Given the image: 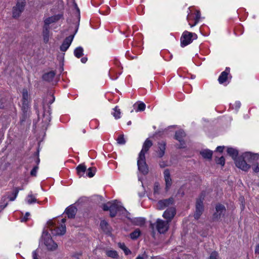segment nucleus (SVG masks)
<instances>
[{
    "label": "nucleus",
    "mask_w": 259,
    "mask_h": 259,
    "mask_svg": "<svg viewBox=\"0 0 259 259\" xmlns=\"http://www.w3.org/2000/svg\"><path fill=\"white\" fill-rule=\"evenodd\" d=\"M111 202L109 201L107 203H104L102 205V208L104 211H110V204Z\"/></svg>",
    "instance_id": "nucleus-44"
},
{
    "label": "nucleus",
    "mask_w": 259,
    "mask_h": 259,
    "mask_svg": "<svg viewBox=\"0 0 259 259\" xmlns=\"http://www.w3.org/2000/svg\"><path fill=\"white\" fill-rule=\"evenodd\" d=\"M141 235V231L140 229H137L134 231L132 232L130 236L133 240L137 239Z\"/></svg>",
    "instance_id": "nucleus-31"
},
{
    "label": "nucleus",
    "mask_w": 259,
    "mask_h": 259,
    "mask_svg": "<svg viewBox=\"0 0 259 259\" xmlns=\"http://www.w3.org/2000/svg\"><path fill=\"white\" fill-rule=\"evenodd\" d=\"M235 107L237 108V109H238L240 107V106H241V103L240 102H235Z\"/></svg>",
    "instance_id": "nucleus-53"
},
{
    "label": "nucleus",
    "mask_w": 259,
    "mask_h": 259,
    "mask_svg": "<svg viewBox=\"0 0 259 259\" xmlns=\"http://www.w3.org/2000/svg\"><path fill=\"white\" fill-rule=\"evenodd\" d=\"M160 185L159 183L155 182L154 185L153 193L154 195H158L160 193Z\"/></svg>",
    "instance_id": "nucleus-37"
},
{
    "label": "nucleus",
    "mask_w": 259,
    "mask_h": 259,
    "mask_svg": "<svg viewBox=\"0 0 259 259\" xmlns=\"http://www.w3.org/2000/svg\"><path fill=\"white\" fill-rule=\"evenodd\" d=\"M47 113H48V115L46 114L45 113H44L43 116L44 118H46V120H49V121L51 120V117H50V112L49 110L48 111Z\"/></svg>",
    "instance_id": "nucleus-47"
},
{
    "label": "nucleus",
    "mask_w": 259,
    "mask_h": 259,
    "mask_svg": "<svg viewBox=\"0 0 259 259\" xmlns=\"http://www.w3.org/2000/svg\"><path fill=\"white\" fill-rule=\"evenodd\" d=\"M87 167L85 165L81 164L78 165L76 167V171L79 177H82L85 173Z\"/></svg>",
    "instance_id": "nucleus-25"
},
{
    "label": "nucleus",
    "mask_w": 259,
    "mask_h": 259,
    "mask_svg": "<svg viewBox=\"0 0 259 259\" xmlns=\"http://www.w3.org/2000/svg\"><path fill=\"white\" fill-rule=\"evenodd\" d=\"M106 254L108 257L113 258H117L119 256L117 252L113 250H107L106 251Z\"/></svg>",
    "instance_id": "nucleus-30"
},
{
    "label": "nucleus",
    "mask_w": 259,
    "mask_h": 259,
    "mask_svg": "<svg viewBox=\"0 0 259 259\" xmlns=\"http://www.w3.org/2000/svg\"><path fill=\"white\" fill-rule=\"evenodd\" d=\"M117 142L119 145H124L126 143V141L124 138L123 135H120L117 139Z\"/></svg>",
    "instance_id": "nucleus-40"
},
{
    "label": "nucleus",
    "mask_w": 259,
    "mask_h": 259,
    "mask_svg": "<svg viewBox=\"0 0 259 259\" xmlns=\"http://www.w3.org/2000/svg\"><path fill=\"white\" fill-rule=\"evenodd\" d=\"M137 165L139 170L143 174L146 175L148 174V168L146 162L145 155H143V154L142 155L141 154H139Z\"/></svg>",
    "instance_id": "nucleus-6"
},
{
    "label": "nucleus",
    "mask_w": 259,
    "mask_h": 259,
    "mask_svg": "<svg viewBox=\"0 0 259 259\" xmlns=\"http://www.w3.org/2000/svg\"><path fill=\"white\" fill-rule=\"evenodd\" d=\"M88 60V58L87 57H83L81 59V62L82 63H85L87 62Z\"/></svg>",
    "instance_id": "nucleus-55"
},
{
    "label": "nucleus",
    "mask_w": 259,
    "mask_h": 259,
    "mask_svg": "<svg viewBox=\"0 0 259 259\" xmlns=\"http://www.w3.org/2000/svg\"><path fill=\"white\" fill-rule=\"evenodd\" d=\"M136 259H144L143 257L140 256V255H139L138 256Z\"/></svg>",
    "instance_id": "nucleus-57"
},
{
    "label": "nucleus",
    "mask_w": 259,
    "mask_h": 259,
    "mask_svg": "<svg viewBox=\"0 0 259 259\" xmlns=\"http://www.w3.org/2000/svg\"><path fill=\"white\" fill-rule=\"evenodd\" d=\"M49 28L47 27H43V36L44 41L47 43L49 41Z\"/></svg>",
    "instance_id": "nucleus-32"
},
{
    "label": "nucleus",
    "mask_w": 259,
    "mask_h": 259,
    "mask_svg": "<svg viewBox=\"0 0 259 259\" xmlns=\"http://www.w3.org/2000/svg\"><path fill=\"white\" fill-rule=\"evenodd\" d=\"M215 161L217 164H220L222 166H224L225 163V160L224 156H221L220 158H216Z\"/></svg>",
    "instance_id": "nucleus-41"
},
{
    "label": "nucleus",
    "mask_w": 259,
    "mask_h": 259,
    "mask_svg": "<svg viewBox=\"0 0 259 259\" xmlns=\"http://www.w3.org/2000/svg\"><path fill=\"white\" fill-rule=\"evenodd\" d=\"M235 165L239 168L244 171H248L250 168V165L249 163H247V161L243 157V154L240 156H239L237 160H235Z\"/></svg>",
    "instance_id": "nucleus-9"
},
{
    "label": "nucleus",
    "mask_w": 259,
    "mask_h": 259,
    "mask_svg": "<svg viewBox=\"0 0 259 259\" xmlns=\"http://www.w3.org/2000/svg\"><path fill=\"white\" fill-rule=\"evenodd\" d=\"M164 180L165 182V189L167 191L172 184V181L170 177V172L168 169L164 170Z\"/></svg>",
    "instance_id": "nucleus-18"
},
{
    "label": "nucleus",
    "mask_w": 259,
    "mask_h": 259,
    "mask_svg": "<svg viewBox=\"0 0 259 259\" xmlns=\"http://www.w3.org/2000/svg\"><path fill=\"white\" fill-rule=\"evenodd\" d=\"M118 246L123 250L125 255H128L131 253V250L126 247L124 243H119Z\"/></svg>",
    "instance_id": "nucleus-33"
},
{
    "label": "nucleus",
    "mask_w": 259,
    "mask_h": 259,
    "mask_svg": "<svg viewBox=\"0 0 259 259\" xmlns=\"http://www.w3.org/2000/svg\"><path fill=\"white\" fill-rule=\"evenodd\" d=\"M176 210L174 207H170L167 208L163 213V217L169 223L171 222L175 217Z\"/></svg>",
    "instance_id": "nucleus-13"
},
{
    "label": "nucleus",
    "mask_w": 259,
    "mask_h": 259,
    "mask_svg": "<svg viewBox=\"0 0 259 259\" xmlns=\"http://www.w3.org/2000/svg\"><path fill=\"white\" fill-rule=\"evenodd\" d=\"M136 106V104H134V106L135 107Z\"/></svg>",
    "instance_id": "nucleus-64"
},
{
    "label": "nucleus",
    "mask_w": 259,
    "mask_h": 259,
    "mask_svg": "<svg viewBox=\"0 0 259 259\" xmlns=\"http://www.w3.org/2000/svg\"><path fill=\"white\" fill-rule=\"evenodd\" d=\"M131 222L134 225L142 226L145 223V219L144 218H135L131 219Z\"/></svg>",
    "instance_id": "nucleus-23"
},
{
    "label": "nucleus",
    "mask_w": 259,
    "mask_h": 259,
    "mask_svg": "<svg viewBox=\"0 0 259 259\" xmlns=\"http://www.w3.org/2000/svg\"><path fill=\"white\" fill-rule=\"evenodd\" d=\"M225 206L221 204H218L215 206V211L213 213L212 219L213 221H219L223 218L226 213Z\"/></svg>",
    "instance_id": "nucleus-7"
},
{
    "label": "nucleus",
    "mask_w": 259,
    "mask_h": 259,
    "mask_svg": "<svg viewBox=\"0 0 259 259\" xmlns=\"http://www.w3.org/2000/svg\"><path fill=\"white\" fill-rule=\"evenodd\" d=\"M56 73L54 71H51L48 73L44 74L42 76V78L44 80L50 82L53 80Z\"/></svg>",
    "instance_id": "nucleus-24"
},
{
    "label": "nucleus",
    "mask_w": 259,
    "mask_h": 259,
    "mask_svg": "<svg viewBox=\"0 0 259 259\" xmlns=\"http://www.w3.org/2000/svg\"><path fill=\"white\" fill-rule=\"evenodd\" d=\"M33 259H37V253L36 250H34L32 252Z\"/></svg>",
    "instance_id": "nucleus-51"
},
{
    "label": "nucleus",
    "mask_w": 259,
    "mask_h": 259,
    "mask_svg": "<svg viewBox=\"0 0 259 259\" xmlns=\"http://www.w3.org/2000/svg\"><path fill=\"white\" fill-rule=\"evenodd\" d=\"M243 157L246 159L247 163H249L251 166V165H253L254 164L257 162V160L259 158V155L256 153L246 152L243 153Z\"/></svg>",
    "instance_id": "nucleus-10"
},
{
    "label": "nucleus",
    "mask_w": 259,
    "mask_h": 259,
    "mask_svg": "<svg viewBox=\"0 0 259 259\" xmlns=\"http://www.w3.org/2000/svg\"><path fill=\"white\" fill-rule=\"evenodd\" d=\"M255 253L257 254H259V244L256 246L255 249Z\"/></svg>",
    "instance_id": "nucleus-54"
},
{
    "label": "nucleus",
    "mask_w": 259,
    "mask_h": 259,
    "mask_svg": "<svg viewBox=\"0 0 259 259\" xmlns=\"http://www.w3.org/2000/svg\"><path fill=\"white\" fill-rule=\"evenodd\" d=\"M26 201L29 204H31L32 203H35L36 202V199L35 197L31 194H29L26 199Z\"/></svg>",
    "instance_id": "nucleus-36"
},
{
    "label": "nucleus",
    "mask_w": 259,
    "mask_h": 259,
    "mask_svg": "<svg viewBox=\"0 0 259 259\" xmlns=\"http://www.w3.org/2000/svg\"><path fill=\"white\" fill-rule=\"evenodd\" d=\"M152 145H153V143H152V141L150 140L148 138L145 141V142L143 145L142 149L141 150V151L139 154H141L142 155L143 154V155H145V153L147 151H148V150L152 147Z\"/></svg>",
    "instance_id": "nucleus-19"
},
{
    "label": "nucleus",
    "mask_w": 259,
    "mask_h": 259,
    "mask_svg": "<svg viewBox=\"0 0 259 259\" xmlns=\"http://www.w3.org/2000/svg\"><path fill=\"white\" fill-rule=\"evenodd\" d=\"M83 48L81 47H78L74 50V55L76 58H80L83 55Z\"/></svg>",
    "instance_id": "nucleus-28"
},
{
    "label": "nucleus",
    "mask_w": 259,
    "mask_h": 259,
    "mask_svg": "<svg viewBox=\"0 0 259 259\" xmlns=\"http://www.w3.org/2000/svg\"><path fill=\"white\" fill-rule=\"evenodd\" d=\"M200 154L204 158L211 159L212 155V151L208 149H206L201 151Z\"/></svg>",
    "instance_id": "nucleus-26"
},
{
    "label": "nucleus",
    "mask_w": 259,
    "mask_h": 259,
    "mask_svg": "<svg viewBox=\"0 0 259 259\" xmlns=\"http://www.w3.org/2000/svg\"><path fill=\"white\" fill-rule=\"evenodd\" d=\"M200 19V13L199 11H197L196 14V16L195 18V22H194V24H193V25L189 24L190 26L193 27V26H195L199 21Z\"/></svg>",
    "instance_id": "nucleus-43"
},
{
    "label": "nucleus",
    "mask_w": 259,
    "mask_h": 259,
    "mask_svg": "<svg viewBox=\"0 0 259 259\" xmlns=\"http://www.w3.org/2000/svg\"><path fill=\"white\" fill-rule=\"evenodd\" d=\"M224 148L225 146H218L217 148V151L220 153H222Z\"/></svg>",
    "instance_id": "nucleus-50"
},
{
    "label": "nucleus",
    "mask_w": 259,
    "mask_h": 259,
    "mask_svg": "<svg viewBox=\"0 0 259 259\" xmlns=\"http://www.w3.org/2000/svg\"><path fill=\"white\" fill-rule=\"evenodd\" d=\"M145 108L146 105L143 102H140L138 104L137 109H136V111H143L145 109Z\"/></svg>",
    "instance_id": "nucleus-39"
},
{
    "label": "nucleus",
    "mask_w": 259,
    "mask_h": 259,
    "mask_svg": "<svg viewBox=\"0 0 259 259\" xmlns=\"http://www.w3.org/2000/svg\"><path fill=\"white\" fill-rule=\"evenodd\" d=\"M66 221V220L65 219H62L61 222L63 224H61L60 227L54 229L51 228L54 226V223L52 221H49L48 225L49 226L50 231L51 232L52 234L54 236L64 235L66 232V226L64 224Z\"/></svg>",
    "instance_id": "nucleus-2"
},
{
    "label": "nucleus",
    "mask_w": 259,
    "mask_h": 259,
    "mask_svg": "<svg viewBox=\"0 0 259 259\" xmlns=\"http://www.w3.org/2000/svg\"><path fill=\"white\" fill-rule=\"evenodd\" d=\"M39 161H40V160H39V158L38 157L36 160V163L37 164L39 163Z\"/></svg>",
    "instance_id": "nucleus-59"
},
{
    "label": "nucleus",
    "mask_w": 259,
    "mask_h": 259,
    "mask_svg": "<svg viewBox=\"0 0 259 259\" xmlns=\"http://www.w3.org/2000/svg\"><path fill=\"white\" fill-rule=\"evenodd\" d=\"M230 69L226 67L225 71H223L218 78V81L220 84H223L227 80Z\"/></svg>",
    "instance_id": "nucleus-17"
},
{
    "label": "nucleus",
    "mask_w": 259,
    "mask_h": 259,
    "mask_svg": "<svg viewBox=\"0 0 259 259\" xmlns=\"http://www.w3.org/2000/svg\"><path fill=\"white\" fill-rule=\"evenodd\" d=\"M174 203V199L172 197L168 199L159 200L157 203V208L158 209H164L165 207Z\"/></svg>",
    "instance_id": "nucleus-15"
},
{
    "label": "nucleus",
    "mask_w": 259,
    "mask_h": 259,
    "mask_svg": "<svg viewBox=\"0 0 259 259\" xmlns=\"http://www.w3.org/2000/svg\"><path fill=\"white\" fill-rule=\"evenodd\" d=\"M34 108L35 109V110H36V112L37 113V109L36 106H34Z\"/></svg>",
    "instance_id": "nucleus-61"
},
{
    "label": "nucleus",
    "mask_w": 259,
    "mask_h": 259,
    "mask_svg": "<svg viewBox=\"0 0 259 259\" xmlns=\"http://www.w3.org/2000/svg\"><path fill=\"white\" fill-rule=\"evenodd\" d=\"M74 6L75 7L77 11V21L75 24V32L73 35H71L68 37H67L63 41V43L62 44L61 46H60V50L62 52H65L67 50V49L70 47V45L71 44V42L73 39V38L74 37L75 34L77 32L79 25V21H80V11L79 8H78L77 4L74 3Z\"/></svg>",
    "instance_id": "nucleus-1"
},
{
    "label": "nucleus",
    "mask_w": 259,
    "mask_h": 259,
    "mask_svg": "<svg viewBox=\"0 0 259 259\" xmlns=\"http://www.w3.org/2000/svg\"><path fill=\"white\" fill-rule=\"evenodd\" d=\"M159 165L161 167L163 168L166 166V164H165L164 161H161V162H160Z\"/></svg>",
    "instance_id": "nucleus-56"
},
{
    "label": "nucleus",
    "mask_w": 259,
    "mask_h": 259,
    "mask_svg": "<svg viewBox=\"0 0 259 259\" xmlns=\"http://www.w3.org/2000/svg\"><path fill=\"white\" fill-rule=\"evenodd\" d=\"M100 227L105 233L110 232V227L108 223L105 220H103L100 223Z\"/></svg>",
    "instance_id": "nucleus-27"
},
{
    "label": "nucleus",
    "mask_w": 259,
    "mask_h": 259,
    "mask_svg": "<svg viewBox=\"0 0 259 259\" xmlns=\"http://www.w3.org/2000/svg\"><path fill=\"white\" fill-rule=\"evenodd\" d=\"M254 165V167L253 168V170L255 172H257L259 171V166L258 162H256V163L253 164Z\"/></svg>",
    "instance_id": "nucleus-49"
},
{
    "label": "nucleus",
    "mask_w": 259,
    "mask_h": 259,
    "mask_svg": "<svg viewBox=\"0 0 259 259\" xmlns=\"http://www.w3.org/2000/svg\"><path fill=\"white\" fill-rule=\"evenodd\" d=\"M154 226H155V224H152V223H151V224H150V227H151L152 229H154Z\"/></svg>",
    "instance_id": "nucleus-58"
},
{
    "label": "nucleus",
    "mask_w": 259,
    "mask_h": 259,
    "mask_svg": "<svg viewBox=\"0 0 259 259\" xmlns=\"http://www.w3.org/2000/svg\"><path fill=\"white\" fill-rule=\"evenodd\" d=\"M44 244L49 250H55L57 247V244L49 237L45 238Z\"/></svg>",
    "instance_id": "nucleus-20"
},
{
    "label": "nucleus",
    "mask_w": 259,
    "mask_h": 259,
    "mask_svg": "<svg viewBox=\"0 0 259 259\" xmlns=\"http://www.w3.org/2000/svg\"><path fill=\"white\" fill-rule=\"evenodd\" d=\"M185 136L186 134L183 130H179L177 131L175 133V138L176 140H178L181 144V146L179 147L180 148H183L184 147L185 142L183 138Z\"/></svg>",
    "instance_id": "nucleus-16"
},
{
    "label": "nucleus",
    "mask_w": 259,
    "mask_h": 259,
    "mask_svg": "<svg viewBox=\"0 0 259 259\" xmlns=\"http://www.w3.org/2000/svg\"><path fill=\"white\" fill-rule=\"evenodd\" d=\"M166 143L162 141L157 143V149L156 150L157 156L162 158L165 154Z\"/></svg>",
    "instance_id": "nucleus-12"
},
{
    "label": "nucleus",
    "mask_w": 259,
    "mask_h": 259,
    "mask_svg": "<svg viewBox=\"0 0 259 259\" xmlns=\"http://www.w3.org/2000/svg\"><path fill=\"white\" fill-rule=\"evenodd\" d=\"M131 123H132V122H131V121H129L127 123V124L128 125H131Z\"/></svg>",
    "instance_id": "nucleus-60"
},
{
    "label": "nucleus",
    "mask_w": 259,
    "mask_h": 259,
    "mask_svg": "<svg viewBox=\"0 0 259 259\" xmlns=\"http://www.w3.org/2000/svg\"><path fill=\"white\" fill-rule=\"evenodd\" d=\"M25 5V0H17L16 6L13 8V17H19L24 11Z\"/></svg>",
    "instance_id": "nucleus-4"
},
{
    "label": "nucleus",
    "mask_w": 259,
    "mask_h": 259,
    "mask_svg": "<svg viewBox=\"0 0 259 259\" xmlns=\"http://www.w3.org/2000/svg\"><path fill=\"white\" fill-rule=\"evenodd\" d=\"M77 212V208L75 206L70 205L65 209V213L69 219H73L75 217Z\"/></svg>",
    "instance_id": "nucleus-21"
},
{
    "label": "nucleus",
    "mask_w": 259,
    "mask_h": 259,
    "mask_svg": "<svg viewBox=\"0 0 259 259\" xmlns=\"http://www.w3.org/2000/svg\"><path fill=\"white\" fill-rule=\"evenodd\" d=\"M38 169L37 165L35 166L30 171V175L31 176L35 177L36 176L37 171Z\"/></svg>",
    "instance_id": "nucleus-45"
},
{
    "label": "nucleus",
    "mask_w": 259,
    "mask_h": 259,
    "mask_svg": "<svg viewBox=\"0 0 259 259\" xmlns=\"http://www.w3.org/2000/svg\"><path fill=\"white\" fill-rule=\"evenodd\" d=\"M55 100V99L54 98H53V101L52 102H51V103H52Z\"/></svg>",
    "instance_id": "nucleus-63"
},
{
    "label": "nucleus",
    "mask_w": 259,
    "mask_h": 259,
    "mask_svg": "<svg viewBox=\"0 0 259 259\" xmlns=\"http://www.w3.org/2000/svg\"><path fill=\"white\" fill-rule=\"evenodd\" d=\"M83 132L84 133H85V130H83Z\"/></svg>",
    "instance_id": "nucleus-62"
},
{
    "label": "nucleus",
    "mask_w": 259,
    "mask_h": 259,
    "mask_svg": "<svg viewBox=\"0 0 259 259\" xmlns=\"http://www.w3.org/2000/svg\"><path fill=\"white\" fill-rule=\"evenodd\" d=\"M22 102V110L24 114L27 113L29 108V101Z\"/></svg>",
    "instance_id": "nucleus-34"
},
{
    "label": "nucleus",
    "mask_w": 259,
    "mask_h": 259,
    "mask_svg": "<svg viewBox=\"0 0 259 259\" xmlns=\"http://www.w3.org/2000/svg\"><path fill=\"white\" fill-rule=\"evenodd\" d=\"M208 259H219L218 253L215 252H212Z\"/></svg>",
    "instance_id": "nucleus-46"
},
{
    "label": "nucleus",
    "mask_w": 259,
    "mask_h": 259,
    "mask_svg": "<svg viewBox=\"0 0 259 259\" xmlns=\"http://www.w3.org/2000/svg\"><path fill=\"white\" fill-rule=\"evenodd\" d=\"M126 211V210L122 206L120 205L117 200L111 202L110 208V216L111 218L115 217L117 212Z\"/></svg>",
    "instance_id": "nucleus-5"
},
{
    "label": "nucleus",
    "mask_w": 259,
    "mask_h": 259,
    "mask_svg": "<svg viewBox=\"0 0 259 259\" xmlns=\"http://www.w3.org/2000/svg\"><path fill=\"white\" fill-rule=\"evenodd\" d=\"M18 192H19L18 189L16 188L12 193L13 196L9 197V200L11 201H14L17 197Z\"/></svg>",
    "instance_id": "nucleus-42"
},
{
    "label": "nucleus",
    "mask_w": 259,
    "mask_h": 259,
    "mask_svg": "<svg viewBox=\"0 0 259 259\" xmlns=\"http://www.w3.org/2000/svg\"><path fill=\"white\" fill-rule=\"evenodd\" d=\"M157 231L160 234L165 233L169 228V222L161 219H157L155 224Z\"/></svg>",
    "instance_id": "nucleus-8"
},
{
    "label": "nucleus",
    "mask_w": 259,
    "mask_h": 259,
    "mask_svg": "<svg viewBox=\"0 0 259 259\" xmlns=\"http://www.w3.org/2000/svg\"><path fill=\"white\" fill-rule=\"evenodd\" d=\"M5 107V103L2 100H0V109H3Z\"/></svg>",
    "instance_id": "nucleus-52"
},
{
    "label": "nucleus",
    "mask_w": 259,
    "mask_h": 259,
    "mask_svg": "<svg viewBox=\"0 0 259 259\" xmlns=\"http://www.w3.org/2000/svg\"><path fill=\"white\" fill-rule=\"evenodd\" d=\"M63 15L62 14H58L56 15L50 17L46 18L44 20V27H47L50 28L49 25L50 24L55 23L58 20H59L62 17Z\"/></svg>",
    "instance_id": "nucleus-14"
},
{
    "label": "nucleus",
    "mask_w": 259,
    "mask_h": 259,
    "mask_svg": "<svg viewBox=\"0 0 259 259\" xmlns=\"http://www.w3.org/2000/svg\"><path fill=\"white\" fill-rule=\"evenodd\" d=\"M204 210V207L203 204V199L199 198L197 199L196 203V211L194 213V217L196 220H198L202 214Z\"/></svg>",
    "instance_id": "nucleus-11"
},
{
    "label": "nucleus",
    "mask_w": 259,
    "mask_h": 259,
    "mask_svg": "<svg viewBox=\"0 0 259 259\" xmlns=\"http://www.w3.org/2000/svg\"><path fill=\"white\" fill-rule=\"evenodd\" d=\"M227 151L228 155L231 156L235 162V160H237L238 157V151L235 148L228 147Z\"/></svg>",
    "instance_id": "nucleus-22"
},
{
    "label": "nucleus",
    "mask_w": 259,
    "mask_h": 259,
    "mask_svg": "<svg viewBox=\"0 0 259 259\" xmlns=\"http://www.w3.org/2000/svg\"><path fill=\"white\" fill-rule=\"evenodd\" d=\"M96 168L94 167H90L85 171L86 176L89 178L93 177L96 173Z\"/></svg>",
    "instance_id": "nucleus-29"
},
{
    "label": "nucleus",
    "mask_w": 259,
    "mask_h": 259,
    "mask_svg": "<svg viewBox=\"0 0 259 259\" xmlns=\"http://www.w3.org/2000/svg\"><path fill=\"white\" fill-rule=\"evenodd\" d=\"M29 95L28 94L27 90L26 89H23L22 91V101L26 102L29 101Z\"/></svg>",
    "instance_id": "nucleus-38"
},
{
    "label": "nucleus",
    "mask_w": 259,
    "mask_h": 259,
    "mask_svg": "<svg viewBox=\"0 0 259 259\" xmlns=\"http://www.w3.org/2000/svg\"><path fill=\"white\" fill-rule=\"evenodd\" d=\"M114 112L112 113V115L116 119L120 118V110L118 108L117 106L115 107L113 109Z\"/></svg>",
    "instance_id": "nucleus-35"
},
{
    "label": "nucleus",
    "mask_w": 259,
    "mask_h": 259,
    "mask_svg": "<svg viewBox=\"0 0 259 259\" xmlns=\"http://www.w3.org/2000/svg\"><path fill=\"white\" fill-rule=\"evenodd\" d=\"M197 38V34L195 33L185 31L181 37V46L184 47L191 44L193 40Z\"/></svg>",
    "instance_id": "nucleus-3"
},
{
    "label": "nucleus",
    "mask_w": 259,
    "mask_h": 259,
    "mask_svg": "<svg viewBox=\"0 0 259 259\" xmlns=\"http://www.w3.org/2000/svg\"><path fill=\"white\" fill-rule=\"evenodd\" d=\"M30 215V213L28 212H26L24 217L22 219V222H26L28 219V217Z\"/></svg>",
    "instance_id": "nucleus-48"
}]
</instances>
